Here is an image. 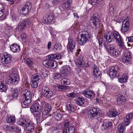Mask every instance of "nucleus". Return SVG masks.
<instances>
[{
    "instance_id": "obj_1",
    "label": "nucleus",
    "mask_w": 133,
    "mask_h": 133,
    "mask_svg": "<svg viewBox=\"0 0 133 133\" xmlns=\"http://www.w3.org/2000/svg\"><path fill=\"white\" fill-rule=\"evenodd\" d=\"M21 95L22 97L24 98V100L21 103L22 107L24 108H28L32 100L31 92L28 90L25 89L21 91Z\"/></svg>"
},
{
    "instance_id": "obj_2",
    "label": "nucleus",
    "mask_w": 133,
    "mask_h": 133,
    "mask_svg": "<svg viewBox=\"0 0 133 133\" xmlns=\"http://www.w3.org/2000/svg\"><path fill=\"white\" fill-rule=\"evenodd\" d=\"M133 113L130 112L127 115L124 119V125L119 124L118 126V130H117V133H124L125 130L124 125L127 126L130 123V121L132 118Z\"/></svg>"
},
{
    "instance_id": "obj_3",
    "label": "nucleus",
    "mask_w": 133,
    "mask_h": 133,
    "mask_svg": "<svg viewBox=\"0 0 133 133\" xmlns=\"http://www.w3.org/2000/svg\"><path fill=\"white\" fill-rule=\"evenodd\" d=\"M118 32L114 31L112 32H109L107 33H105L104 35V37L106 41L108 43H111L115 41L118 40V38L119 37Z\"/></svg>"
},
{
    "instance_id": "obj_4",
    "label": "nucleus",
    "mask_w": 133,
    "mask_h": 133,
    "mask_svg": "<svg viewBox=\"0 0 133 133\" xmlns=\"http://www.w3.org/2000/svg\"><path fill=\"white\" fill-rule=\"evenodd\" d=\"M100 18L97 13H95L92 16L90 21V25L94 29H97L100 25Z\"/></svg>"
},
{
    "instance_id": "obj_5",
    "label": "nucleus",
    "mask_w": 133,
    "mask_h": 133,
    "mask_svg": "<svg viewBox=\"0 0 133 133\" xmlns=\"http://www.w3.org/2000/svg\"><path fill=\"white\" fill-rule=\"evenodd\" d=\"M101 110L97 108H93L88 112V116L91 120L97 119V117L101 115Z\"/></svg>"
},
{
    "instance_id": "obj_6",
    "label": "nucleus",
    "mask_w": 133,
    "mask_h": 133,
    "mask_svg": "<svg viewBox=\"0 0 133 133\" xmlns=\"http://www.w3.org/2000/svg\"><path fill=\"white\" fill-rule=\"evenodd\" d=\"M80 36V38H79L78 36L77 38V41L80 44L83 45L89 41L90 35L88 32L85 31H82Z\"/></svg>"
},
{
    "instance_id": "obj_7",
    "label": "nucleus",
    "mask_w": 133,
    "mask_h": 133,
    "mask_svg": "<svg viewBox=\"0 0 133 133\" xmlns=\"http://www.w3.org/2000/svg\"><path fill=\"white\" fill-rule=\"evenodd\" d=\"M47 59L44 60L42 63L47 68H52L55 69L57 66V62L53 60V59L49 58L48 56L46 57Z\"/></svg>"
},
{
    "instance_id": "obj_8",
    "label": "nucleus",
    "mask_w": 133,
    "mask_h": 133,
    "mask_svg": "<svg viewBox=\"0 0 133 133\" xmlns=\"http://www.w3.org/2000/svg\"><path fill=\"white\" fill-rule=\"evenodd\" d=\"M120 68L119 66L116 65L112 67L110 70L109 75L112 78L118 76L120 73Z\"/></svg>"
},
{
    "instance_id": "obj_9",
    "label": "nucleus",
    "mask_w": 133,
    "mask_h": 133,
    "mask_svg": "<svg viewBox=\"0 0 133 133\" xmlns=\"http://www.w3.org/2000/svg\"><path fill=\"white\" fill-rule=\"evenodd\" d=\"M64 127L65 129L63 131V133H74L75 129V127L70 122H67L65 124Z\"/></svg>"
},
{
    "instance_id": "obj_10",
    "label": "nucleus",
    "mask_w": 133,
    "mask_h": 133,
    "mask_svg": "<svg viewBox=\"0 0 133 133\" xmlns=\"http://www.w3.org/2000/svg\"><path fill=\"white\" fill-rule=\"evenodd\" d=\"M131 53L127 52L124 53L122 58V61L124 63L127 65H129L131 63V59L132 58Z\"/></svg>"
},
{
    "instance_id": "obj_11",
    "label": "nucleus",
    "mask_w": 133,
    "mask_h": 133,
    "mask_svg": "<svg viewBox=\"0 0 133 133\" xmlns=\"http://www.w3.org/2000/svg\"><path fill=\"white\" fill-rule=\"evenodd\" d=\"M9 81L11 84L13 85H17L19 82L18 76L16 74L13 73L10 76Z\"/></svg>"
},
{
    "instance_id": "obj_12",
    "label": "nucleus",
    "mask_w": 133,
    "mask_h": 133,
    "mask_svg": "<svg viewBox=\"0 0 133 133\" xmlns=\"http://www.w3.org/2000/svg\"><path fill=\"white\" fill-rule=\"evenodd\" d=\"M31 4L29 2H27L21 10V12L23 14H27L31 9Z\"/></svg>"
},
{
    "instance_id": "obj_13",
    "label": "nucleus",
    "mask_w": 133,
    "mask_h": 133,
    "mask_svg": "<svg viewBox=\"0 0 133 133\" xmlns=\"http://www.w3.org/2000/svg\"><path fill=\"white\" fill-rule=\"evenodd\" d=\"M42 92L44 96L47 98H50L53 96V92L48 87H43L42 89Z\"/></svg>"
},
{
    "instance_id": "obj_14",
    "label": "nucleus",
    "mask_w": 133,
    "mask_h": 133,
    "mask_svg": "<svg viewBox=\"0 0 133 133\" xmlns=\"http://www.w3.org/2000/svg\"><path fill=\"white\" fill-rule=\"evenodd\" d=\"M75 43L71 36L68 38V42L67 46V49L68 51L72 52L75 47Z\"/></svg>"
},
{
    "instance_id": "obj_15",
    "label": "nucleus",
    "mask_w": 133,
    "mask_h": 133,
    "mask_svg": "<svg viewBox=\"0 0 133 133\" xmlns=\"http://www.w3.org/2000/svg\"><path fill=\"white\" fill-rule=\"evenodd\" d=\"M11 55L7 52L4 54L1 58L2 62L3 64H8L10 63L11 61Z\"/></svg>"
},
{
    "instance_id": "obj_16",
    "label": "nucleus",
    "mask_w": 133,
    "mask_h": 133,
    "mask_svg": "<svg viewBox=\"0 0 133 133\" xmlns=\"http://www.w3.org/2000/svg\"><path fill=\"white\" fill-rule=\"evenodd\" d=\"M30 23V21L28 19L24 20L22 21L19 25L18 27L19 31H22L24 30L26 27L29 25Z\"/></svg>"
},
{
    "instance_id": "obj_17",
    "label": "nucleus",
    "mask_w": 133,
    "mask_h": 133,
    "mask_svg": "<svg viewBox=\"0 0 133 133\" xmlns=\"http://www.w3.org/2000/svg\"><path fill=\"white\" fill-rule=\"evenodd\" d=\"M9 89L11 95L8 96L7 97L8 98H11L10 99H11L13 98H16L18 97V94L17 89L13 88L12 87H10Z\"/></svg>"
},
{
    "instance_id": "obj_18",
    "label": "nucleus",
    "mask_w": 133,
    "mask_h": 133,
    "mask_svg": "<svg viewBox=\"0 0 133 133\" xmlns=\"http://www.w3.org/2000/svg\"><path fill=\"white\" fill-rule=\"evenodd\" d=\"M130 26L129 23L128 22V19H127L124 20L123 22L122 27L121 28V30L122 32H126L127 31Z\"/></svg>"
},
{
    "instance_id": "obj_19",
    "label": "nucleus",
    "mask_w": 133,
    "mask_h": 133,
    "mask_svg": "<svg viewBox=\"0 0 133 133\" xmlns=\"http://www.w3.org/2000/svg\"><path fill=\"white\" fill-rule=\"evenodd\" d=\"M70 70V67L68 65H66L62 67L60 69L61 74L63 76H68Z\"/></svg>"
},
{
    "instance_id": "obj_20",
    "label": "nucleus",
    "mask_w": 133,
    "mask_h": 133,
    "mask_svg": "<svg viewBox=\"0 0 133 133\" xmlns=\"http://www.w3.org/2000/svg\"><path fill=\"white\" fill-rule=\"evenodd\" d=\"M7 84L4 83L2 77L0 76V91L1 92H5L8 88V86Z\"/></svg>"
},
{
    "instance_id": "obj_21",
    "label": "nucleus",
    "mask_w": 133,
    "mask_h": 133,
    "mask_svg": "<svg viewBox=\"0 0 133 133\" xmlns=\"http://www.w3.org/2000/svg\"><path fill=\"white\" fill-rule=\"evenodd\" d=\"M82 94L85 97L90 99L93 98L94 95L93 91L88 90H84L82 92Z\"/></svg>"
},
{
    "instance_id": "obj_22",
    "label": "nucleus",
    "mask_w": 133,
    "mask_h": 133,
    "mask_svg": "<svg viewBox=\"0 0 133 133\" xmlns=\"http://www.w3.org/2000/svg\"><path fill=\"white\" fill-rule=\"evenodd\" d=\"M4 129L6 130H9L12 131H18L21 130L18 127L15 125L13 126H8L4 125L3 126Z\"/></svg>"
},
{
    "instance_id": "obj_23",
    "label": "nucleus",
    "mask_w": 133,
    "mask_h": 133,
    "mask_svg": "<svg viewBox=\"0 0 133 133\" xmlns=\"http://www.w3.org/2000/svg\"><path fill=\"white\" fill-rule=\"evenodd\" d=\"M119 113L116 109H112L108 111L107 112V115L110 117H115L119 115Z\"/></svg>"
},
{
    "instance_id": "obj_24",
    "label": "nucleus",
    "mask_w": 133,
    "mask_h": 133,
    "mask_svg": "<svg viewBox=\"0 0 133 133\" xmlns=\"http://www.w3.org/2000/svg\"><path fill=\"white\" fill-rule=\"evenodd\" d=\"M92 68L93 70V76L95 78H98L101 74L100 71H99V69L97 68V66L95 64L93 65Z\"/></svg>"
},
{
    "instance_id": "obj_25",
    "label": "nucleus",
    "mask_w": 133,
    "mask_h": 133,
    "mask_svg": "<svg viewBox=\"0 0 133 133\" xmlns=\"http://www.w3.org/2000/svg\"><path fill=\"white\" fill-rule=\"evenodd\" d=\"M37 101H35L31 107L30 109L31 112H34L37 110H39L40 109L41 105L39 103H37Z\"/></svg>"
},
{
    "instance_id": "obj_26",
    "label": "nucleus",
    "mask_w": 133,
    "mask_h": 133,
    "mask_svg": "<svg viewBox=\"0 0 133 133\" xmlns=\"http://www.w3.org/2000/svg\"><path fill=\"white\" fill-rule=\"evenodd\" d=\"M103 45L105 49L109 53L115 48L112 44L107 43L105 42H104Z\"/></svg>"
},
{
    "instance_id": "obj_27",
    "label": "nucleus",
    "mask_w": 133,
    "mask_h": 133,
    "mask_svg": "<svg viewBox=\"0 0 133 133\" xmlns=\"http://www.w3.org/2000/svg\"><path fill=\"white\" fill-rule=\"evenodd\" d=\"M42 78V75L41 74H36L32 75L31 79L39 83Z\"/></svg>"
},
{
    "instance_id": "obj_28",
    "label": "nucleus",
    "mask_w": 133,
    "mask_h": 133,
    "mask_svg": "<svg viewBox=\"0 0 133 133\" xmlns=\"http://www.w3.org/2000/svg\"><path fill=\"white\" fill-rule=\"evenodd\" d=\"M53 19V16L49 15L47 17H44L42 19V21L43 23L45 24L47 23H49L52 21Z\"/></svg>"
},
{
    "instance_id": "obj_29",
    "label": "nucleus",
    "mask_w": 133,
    "mask_h": 133,
    "mask_svg": "<svg viewBox=\"0 0 133 133\" xmlns=\"http://www.w3.org/2000/svg\"><path fill=\"white\" fill-rule=\"evenodd\" d=\"M25 128L26 129L31 132L34 131V125L32 123L28 122L27 121V123L25 125Z\"/></svg>"
},
{
    "instance_id": "obj_30",
    "label": "nucleus",
    "mask_w": 133,
    "mask_h": 133,
    "mask_svg": "<svg viewBox=\"0 0 133 133\" xmlns=\"http://www.w3.org/2000/svg\"><path fill=\"white\" fill-rule=\"evenodd\" d=\"M112 125V123L111 122L108 121H106L104 122L102 125V130H105L111 127Z\"/></svg>"
},
{
    "instance_id": "obj_31",
    "label": "nucleus",
    "mask_w": 133,
    "mask_h": 133,
    "mask_svg": "<svg viewBox=\"0 0 133 133\" xmlns=\"http://www.w3.org/2000/svg\"><path fill=\"white\" fill-rule=\"evenodd\" d=\"M11 51L14 52H17L20 50V46L17 44H13L10 46Z\"/></svg>"
},
{
    "instance_id": "obj_32",
    "label": "nucleus",
    "mask_w": 133,
    "mask_h": 133,
    "mask_svg": "<svg viewBox=\"0 0 133 133\" xmlns=\"http://www.w3.org/2000/svg\"><path fill=\"white\" fill-rule=\"evenodd\" d=\"M41 104L42 108V110L51 111V106L48 104L46 103L44 101H43L41 103Z\"/></svg>"
},
{
    "instance_id": "obj_33",
    "label": "nucleus",
    "mask_w": 133,
    "mask_h": 133,
    "mask_svg": "<svg viewBox=\"0 0 133 133\" xmlns=\"http://www.w3.org/2000/svg\"><path fill=\"white\" fill-rule=\"evenodd\" d=\"M62 46L60 44L56 43L53 47V50L54 52H58L60 51L62 48Z\"/></svg>"
},
{
    "instance_id": "obj_34",
    "label": "nucleus",
    "mask_w": 133,
    "mask_h": 133,
    "mask_svg": "<svg viewBox=\"0 0 133 133\" xmlns=\"http://www.w3.org/2000/svg\"><path fill=\"white\" fill-rule=\"evenodd\" d=\"M76 61V63H77L78 66H79L80 67H82L84 64L83 56L82 55L80 56L77 59Z\"/></svg>"
},
{
    "instance_id": "obj_35",
    "label": "nucleus",
    "mask_w": 133,
    "mask_h": 133,
    "mask_svg": "<svg viewBox=\"0 0 133 133\" xmlns=\"http://www.w3.org/2000/svg\"><path fill=\"white\" fill-rule=\"evenodd\" d=\"M85 102V99L84 98L78 97L76 100V104L79 106H82Z\"/></svg>"
},
{
    "instance_id": "obj_36",
    "label": "nucleus",
    "mask_w": 133,
    "mask_h": 133,
    "mask_svg": "<svg viewBox=\"0 0 133 133\" xmlns=\"http://www.w3.org/2000/svg\"><path fill=\"white\" fill-rule=\"evenodd\" d=\"M61 55L59 54H51L48 55V57L49 58L53 59V60L54 59H59L61 58Z\"/></svg>"
},
{
    "instance_id": "obj_37",
    "label": "nucleus",
    "mask_w": 133,
    "mask_h": 133,
    "mask_svg": "<svg viewBox=\"0 0 133 133\" xmlns=\"http://www.w3.org/2000/svg\"><path fill=\"white\" fill-rule=\"evenodd\" d=\"M118 98L117 99V102L118 104L119 105H121L122 104L125 100V97L118 95Z\"/></svg>"
},
{
    "instance_id": "obj_38",
    "label": "nucleus",
    "mask_w": 133,
    "mask_h": 133,
    "mask_svg": "<svg viewBox=\"0 0 133 133\" xmlns=\"http://www.w3.org/2000/svg\"><path fill=\"white\" fill-rule=\"evenodd\" d=\"M128 78V77L126 75H123L119 78V81L121 83H125L127 82Z\"/></svg>"
},
{
    "instance_id": "obj_39",
    "label": "nucleus",
    "mask_w": 133,
    "mask_h": 133,
    "mask_svg": "<svg viewBox=\"0 0 133 133\" xmlns=\"http://www.w3.org/2000/svg\"><path fill=\"white\" fill-rule=\"evenodd\" d=\"M52 116L56 120L58 121L60 120L62 118V115L59 113H58L57 112H54L53 113Z\"/></svg>"
},
{
    "instance_id": "obj_40",
    "label": "nucleus",
    "mask_w": 133,
    "mask_h": 133,
    "mask_svg": "<svg viewBox=\"0 0 133 133\" xmlns=\"http://www.w3.org/2000/svg\"><path fill=\"white\" fill-rule=\"evenodd\" d=\"M6 120L8 123H13L15 122V117L14 116L8 117Z\"/></svg>"
},
{
    "instance_id": "obj_41",
    "label": "nucleus",
    "mask_w": 133,
    "mask_h": 133,
    "mask_svg": "<svg viewBox=\"0 0 133 133\" xmlns=\"http://www.w3.org/2000/svg\"><path fill=\"white\" fill-rule=\"evenodd\" d=\"M119 52L117 50L115 49L114 48L113 49L109 54L113 56L116 57L118 55Z\"/></svg>"
},
{
    "instance_id": "obj_42",
    "label": "nucleus",
    "mask_w": 133,
    "mask_h": 133,
    "mask_svg": "<svg viewBox=\"0 0 133 133\" xmlns=\"http://www.w3.org/2000/svg\"><path fill=\"white\" fill-rule=\"evenodd\" d=\"M34 114V117L37 119H39L41 116V113L38 110L32 112Z\"/></svg>"
},
{
    "instance_id": "obj_43",
    "label": "nucleus",
    "mask_w": 133,
    "mask_h": 133,
    "mask_svg": "<svg viewBox=\"0 0 133 133\" xmlns=\"http://www.w3.org/2000/svg\"><path fill=\"white\" fill-rule=\"evenodd\" d=\"M61 83L62 84L68 85L70 84V81L68 79L64 78L61 80Z\"/></svg>"
},
{
    "instance_id": "obj_44",
    "label": "nucleus",
    "mask_w": 133,
    "mask_h": 133,
    "mask_svg": "<svg viewBox=\"0 0 133 133\" xmlns=\"http://www.w3.org/2000/svg\"><path fill=\"white\" fill-rule=\"evenodd\" d=\"M96 38L98 40L99 47L102 48L103 46V43L104 42H103V38L99 37L98 36H97Z\"/></svg>"
},
{
    "instance_id": "obj_45",
    "label": "nucleus",
    "mask_w": 133,
    "mask_h": 133,
    "mask_svg": "<svg viewBox=\"0 0 133 133\" xmlns=\"http://www.w3.org/2000/svg\"><path fill=\"white\" fill-rule=\"evenodd\" d=\"M26 123V119L24 118L21 119L20 121L17 122V123L21 126L25 125Z\"/></svg>"
},
{
    "instance_id": "obj_46",
    "label": "nucleus",
    "mask_w": 133,
    "mask_h": 133,
    "mask_svg": "<svg viewBox=\"0 0 133 133\" xmlns=\"http://www.w3.org/2000/svg\"><path fill=\"white\" fill-rule=\"evenodd\" d=\"M5 11L4 6L3 4L0 3V18L3 16Z\"/></svg>"
},
{
    "instance_id": "obj_47",
    "label": "nucleus",
    "mask_w": 133,
    "mask_h": 133,
    "mask_svg": "<svg viewBox=\"0 0 133 133\" xmlns=\"http://www.w3.org/2000/svg\"><path fill=\"white\" fill-rule=\"evenodd\" d=\"M77 93L75 92H74L72 93H68L67 95V96L71 99L74 98L77 96Z\"/></svg>"
},
{
    "instance_id": "obj_48",
    "label": "nucleus",
    "mask_w": 133,
    "mask_h": 133,
    "mask_svg": "<svg viewBox=\"0 0 133 133\" xmlns=\"http://www.w3.org/2000/svg\"><path fill=\"white\" fill-rule=\"evenodd\" d=\"M118 40H116V42L118 43V44L119 46V47L121 48H122L123 46V44L122 43V41L121 37L120 36H119V37L118 38Z\"/></svg>"
},
{
    "instance_id": "obj_49",
    "label": "nucleus",
    "mask_w": 133,
    "mask_h": 133,
    "mask_svg": "<svg viewBox=\"0 0 133 133\" xmlns=\"http://www.w3.org/2000/svg\"><path fill=\"white\" fill-rule=\"evenodd\" d=\"M57 87L58 88V90L59 91L64 90L67 89H68V86L63 85L58 86Z\"/></svg>"
},
{
    "instance_id": "obj_50",
    "label": "nucleus",
    "mask_w": 133,
    "mask_h": 133,
    "mask_svg": "<svg viewBox=\"0 0 133 133\" xmlns=\"http://www.w3.org/2000/svg\"><path fill=\"white\" fill-rule=\"evenodd\" d=\"M39 82L31 80L30 83L31 86L32 88H36L38 85Z\"/></svg>"
},
{
    "instance_id": "obj_51",
    "label": "nucleus",
    "mask_w": 133,
    "mask_h": 133,
    "mask_svg": "<svg viewBox=\"0 0 133 133\" xmlns=\"http://www.w3.org/2000/svg\"><path fill=\"white\" fill-rule=\"evenodd\" d=\"M70 5L67 3H65L62 5V7L64 11H66L69 8Z\"/></svg>"
},
{
    "instance_id": "obj_52",
    "label": "nucleus",
    "mask_w": 133,
    "mask_h": 133,
    "mask_svg": "<svg viewBox=\"0 0 133 133\" xmlns=\"http://www.w3.org/2000/svg\"><path fill=\"white\" fill-rule=\"evenodd\" d=\"M54 75L55 79H58L62 77L61 75L59 73H54Z\"/></svg>"
},
{
    "instance_id": "obj_53",
    "label": "nucleus",
    "mask_w": 133,
    "mask_h": 133,
    "mask_svg": "<svg viewBox=\"0 0 133 133\" xmlns=\"http://www.w3.org/2000/svg\"><path fill=\"white\" fill-rule=\"evenodd\" d=\"M109 12L110 14L111 15H113L114 14V8L112 6V4L109 5Z\"/></svg>"
},
{
    "instance_id": "obj_54",
    "label": "nucleus",
    "mask_w": 133,
    "mask_h": 133,
    "mask_svg": "<svg viewBox=\"0 0 133 133\" xmlns=\"http://www.w3.org/2000/svg\"><path fill=\"white\" fill-rule=\"evenodd\" d=\"M26 63L30 68H31L33 65V62L29 58L26 59Z\"/></svg>"
},
{
    "instance_id": "obj_55",
    "label": "nucleus",
    "mask_w": 133,
    "mask_h": 133,
    "mask_svg": "<svg viewBox=\"0 0 133 133\" xmlns=\"http://www.w3.org/2000/svg\"><path fill=\"white\" fill-rule=\"evenodd\" d=\"M121 96L125 97L126 96V92L125 90H123L121 91L119 95Z\"/></svg>"
},
{
    "instance_id": "obj_56",
    "label": "nucleus",
    "mask_w": 133,
    "mask_h": 133,
    "mask_svg": "<svg viewBox=\"0 0 133 133\" xmlns=\"http://www.w3.org/2000/svg\"><path fill=\"white\" fill-rule=\"evenodd\" d=\"M43 111L42 112V115H43L45 116L48 115L50 112V111H48L46 110H42Z\"/></svg>"
},
{
    "instance_id": "obj_57",
    "label": "nucleus",
    "mask_w": 133,
    "mask_h": 133,
    "mask_svg": "<svg viewBox=\"0 0 133 133\" xmlns=\"http://www.w3.org/2000/svg\"><path fill=\"white\" fill-rule=\"evenodd\" d=\"M102 0H92V2L91 4L92 5H95V4H94V3H98L102 1Z\"/></svg>"
},
{
    "instance_id": "obj_58",
    "label": "nucleus",
    "mask_w": 133,
    "mask_h": 133,
    "mask_svg": "<svg viewBox=\"0 0 133 133\" xmlns=\"http://www.w3.org/2000/svg\"><path fill=\"white\" fill-rule=\"evenodd\" d=\"M27 36L26 34L25 33H23L21 35V39L22 40H24L25 39Z\"/></svg>"
},
{
    "instance_id": "obj_59",
    "label": "nucleus",
    "mask_w": 133,
    "mask_h": 133,
    "mask_svg": "<svg viewBox=\"0 0 133 133\" xmlns=\"http://www.w3.org/2000/svg\"><path fill=\"white\" fill-rule=\"evenodd\" d=\"M72 105L71 104H67V109L68 111H71V107Z\"/></svg>"
},
{
    "instance_id": "obj_60",
    "label": "nucleus",
    "mask_w": 133,
    "mask_h": 133,
    "mask_svg": "<svg viewBox=\"0 0 133 133\" xmlns=\"http://www.w3.org/2000/svg\"><path fill=\"white\" fill-rule=\"evenodd\" d=\"M128 40L129 42H132L133 41V36H131L128 38Z\"/></svg>"
},
{
    "instance_id": "obj_61",
    "label": "nucleus",
    "mask_w": 133,
    "mask_h": 133,
    "mask_svg": "<svg viewBox=\"0 0 133 133\" xmlns=\"http://www.w3.org/2000/svg\"><path fill=\"white\" fill-rule=\"evenodd\" d=\"M51 45V42H48L47 45V47L48 49H49L50 48Z\"/></svg>"
},
{
    "instance_id": "obj_62",
    "label": "nucleus",
    "mask_w": 133,
    "mask_h": 133,
    "mask_svg": "<svg viewBox=\"0 0 133 133\" xmlns=\"http://www.w3.org/2000/svg\"><path fill=\"white\" fill-rule=\"evenodd\" d=\"M71 107V111H74L76 109V107L75 106L72 105Z\"/></svg>"
},
{
    "instance_id": "obj_63",
    "label": "nucleus",
    "mask_w": 133,
    "mask_h": 133,
    "mask_svg": "<svg viewBox=\"0 0 133 133\" xmlns=\"http://www.w3.org/2000/svg\"><path fill=\"white\" fill-rule=\"evenodd\" d=\"M66 3H67L68 4H69L70 5V4L72 3V0H67Z\"/></svg>"
},
{
    "instance_id": "obj_64",
    "label": "nucleus",
    "mask_w": 133,
    "mask_h": 133,
    "mask_svg": "<svg viewBox=\"0 0 133 133\" xmlns=\"http://www.w3.org/2000/svg\"><path fill=\"white\" fill-rule=\"evenodd\" d=\"M73 15H74V17H76L77 18H79V16L78 15L77 13H75L73 14Z\"/></svg>"
}]
</instances>
